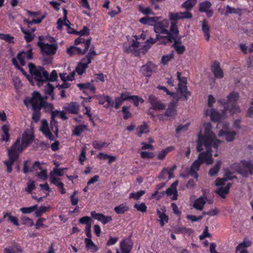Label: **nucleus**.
I'll list each match as a JSON object with an SVG mask.
<instances>
[{"instance_id":"f257e3e1","label":"nucleus","mask_w":253,"mask_h":253,"mask_svg":"<svg viewBox=\"0 0 253 253\" xmlns=\"http://www.w3.org/2000/svg\"><path fill=\"white\" fill-rule=\"evenodd\" d=\"M210 123L203 124L198 134L197 150L198 151L206 150L199 154L198 159L203 163L208 165H211L213 162L211 154V147L217 149L222 141L218 139L214 132L211 130Z\"/></svg>"},{"instance_id":"f03ea898","label":"nucleus","mask_w":253,"mask_h":253,"mask_svg":"<svg viewBox=\"0 0 253 253\" xmlns=\"http://www.w3.org/2000/svg\"><path fill=\"white\" fill-rule=\"evenodd\" d=\"M29 71L32 78L37 82L39 87L43 86L44 92L51 95L54 87L49 83L47 82V72L41 67H36L33 64H29Z\"/></svg>"},{"instance_id":"7ed1b4c3","label":"nucleus","mask_w":253,"mask_h":253,"mask_svg":"<svg viewBox=\"0 0 253 253\" xmlns=\"http://www.w3.org/2000/svg\"><path fill=\"white\" fill-rule=\"evenodd\" d=\"M177 78L179 81L178 84V90L176 93H171L167 88L161 85L158 86L157 88L159 89L164 90L167 94L170 95L177 101L182 99L184 100H187L191 93L187 89V79L184 77L181 76L180 72H177Z\"/></svg>"},{"instance_id":"20e7f679","label":"nucleus","mask_w":253,"mask_h":253,"mask_svg":"<svg viewBox=\"0 0 253 253\" xmlns=\"http://www.w3.org/2000/svg\"><path fill=\"white\" fill-rule=\"evenodd\" d=\"M59 111L56 110L51 112V121L50 122V129L48 128V123L46 120H43L41 122L40 130L50 140H53L57 137L58 133L57 122L55 120V117L59 116Z\"/></svg>"},{"instance_id":"39448f33","label":"nucleus","mask_w":253,"mask_h":253,"mask_svg":"<svg viewBox=\"0 0 253 253\" xmlns=\"http://www.w3.org/2000/svg\"><path fill=\"white\" fill-rule=\"evenodd\" d=\"M233 177L232 176H228V172H226L223 178L216 180L215 185L219 187L216 192L221 197L225 198V195L228 193L231 184L226 182Z\"/></svg>"},{"instance_id":"423d86ee","label":"nucleus","mask_w":253,"mask_h":253,"mask_svg":"<svg viewBox=\"0 0 253 253\" xmlns=\"http://www.w3.org/2000/svg\"><path fill=\"white\" fill-rule=\"evenodd\" d=\"M232 168L244 176L253 174V163L252 161H242L240 163H235Z\"/></svg>"},{"instance_id":"0eeeda50","label":"nucleus","mask_w":253,"mask_h":253,"mask_svg":"<svg viewBox=\"0 0 253 253\" xmlns=\"http://www.w3.org/2000/svg\"><path fill=\"white\" fill-rule=\"evenodd\" d=\"M215 102V99L211 95H209L208 98V105L209 108L206 111L205 114L207 116H209L211 121L214 122H221L223 116L220 115L216 110L211 108L212 105Z\"/></svg>"},{"instance_id":"6e6552de","label":"nucleus","mask_w":253,"mask_h":253,"mask_svg":"<svg viewBox=\"0 0 253 253\" xmlns=\"http://www.w3.org/2000/svg\"><path fill=\"white\" fill-rule=\"evenodd\" d=\"M24 102L28 108L32 109H41L43 105L42 99L40 94L36 91L33 92L31 98H26Z\"/></svg>"},{"instance_id":"1a4fd4ad","label":"nucleus","mask_w":253,"mask_h":253,"mask_svg":"<svg viewBox=\"0 0 253 253\" xmlns=\"http://www.w3.org/2000/svg\"><path fill=\"white\" fill-rule=\"evenodd\" d=\"M218 122V124L217 125V127H218L220 124H222V128L219 131L218 133V136L220 137L224 136L227 142H232L233 141L236 135V132L235 131H229L228 130L229 127V123L225 122Z\"/></svg>"},{"instance_id":"9d476101","label":"nucleus","mask_w":253,"mask_h":253,"mask_svg":"<svg viewBox=\"0 0 253 253\" xmlns=\"http://www.w3.org/2000/svg\"><path fill=\"white\" fill-rule=\"evenodd\" d=\"M18 142L14 146H12L8 151L9 160L4 162V164L7 166V171L10 172L12 170V166L14 162L18 158L19 155V148L17 147Z\"/></svg>"},{"instance_id":"9b49d317","label":"nucleus","mask_w":253,"mask_h":253,"mask_svg":"<svg viewBox=\"0 0 253 253\" xmlns=\"http://www.w3.org/2000/svg\"><path fill=\"white\" fill-rule=\"evenodd\" d=\"M33 135L30 131H26L22 135L21 143L20 142V138L17 139L13 146L18 142L17 147L19 148L18 154H19L25 149L28 145L32 141Z\"/></svg>"},{"instance_id":"f8f14e48","label":"nucleus","mask_w":253,"mask_h":253,"mask_svg":"<svg viewBox=\"0 0 253 253\" xmlns=\"http://www.w3.org/2000/svg\"><path fill=\"white\" fill-rule=\"evenodd\" d=\"M169 21L168 20L165 19L163 20L156 23L154 25V30L156 33L163 34L167 35L166 38L168 41H171V38L169 37V32L167 28L169 26Z\"/></svg>"},{"instance_id":"ddd939ff","label":"nucleus","mask_w":253,"mask_h":253,"mask_svg":"<svg viewBox=\"0 0 253 253\" xmlns=\"http://www.w3.org/2000/svg\"><path fill=\"white\" fill-rule=\"evenodd\" d=\"M176 102L172 101L170 102L168 106V108L164 114L158 115V118L161 121L166 120L167 117H172L176 115Z\"/></svg>"},{"instance_id":"4468645a","label":"nucleus","mask_w":253,"mask_h":253,"mask_svg":"<svg viewBox=\"0 0 253 253\" xmlns=\"http://www.w3.org/2000/svg\"><path fill=\"white\" fill-rule=\"evenodd\" d=\"M239 95L238 92H230L227 96V100L225 99H220L218 102L224 107V108L228 109L229 105L235 104L238 100Z\"/></svg>"},{"instance_id":"2eb2a0df","label":"nucleus","mask_w":253,"mask_h":253,"mask_svg":"<svg viewBox=\"0 0 253 253\" xmlns=\"http://www.w3.org/2000/svg\"><path fill=\"white\" fill-rule=\"evenodd\" d=\"M192 18V14L189 11L186 10L184 12H169V20H183L186 19H191Z\"/></svg>"},{"instance_id":"dca6fc26","label":"nucleus","mask_w":253,"mask_h":253,"mask_svg":"<svg viewBox=\"0 0 253 253\" xmlns=\"http://www.w3.org/2000/svg\"><path fill=\"white\" fill-rule=\"evenodd\" d=\"M148 100L151 105V108L154 110L161 111L166 109V105L158 100L157 97L153 95H149Z\"/></svg>"},{"instance_id":"f3484780","label":"nucleus","mask_w":253,"mask_h":253,"mask_svg":"<svg viewBox=\"0 0 253 253\" xmlns=\"http://www.w3.org/2000/svg\"><path fill=\"white\" fill-rule=\"evenodd\" d=\"M141 71L146 77H149L152 73L157 72V67L152 62H149L141 67Z\"/></svg>"},{"instance_id":"a211bd4d","label":"nucleus","mask_w":253,"mask_h":253,"mask_svg":"<svg viewBox=\"0 0 253 253\" xmlns=\"http://www.w3.org/2000/svg\"><path fill=\"white\" fill-rule=\"evenodd\" d=\"M38 44L42 51L46 54H54L56 52L57 46L54 44L44 43L39 42Z\"/></svg>"},{"instance_id":"6ab92c4d","label":"nucleus","mask_w":253,"mask_h":253,"mask_svg":"<svg viewBox=\"0 0 253 253\" xmlns=\"http://www.w3.org/2000/svg\"><path fill=\"white\" fill-rule=\"evenodd\" d=\"M90 44V40H87L84 43L85 48L83 49L75 46H71L67 49V52L69 54L72 55L75 54H83L88 49Z\"/></svg>"},{"instance_id":"aec40b11","label":"nucleus","mask_w":253,"mask_h":253,"mask_svg":"<svg viewBox=\"0 0 253 253\" xmlns=\"http://www.w3.org/2000/svg\"><path fill=\"white\" fill-rule=\"evenodd\" d=\"M17 58L21 65H25L27 60H31L33 58L32 49H29L26 52L21 51L17 55Z\"/></svg>"},{"instance_id":"412c9836","label":"nucleus","mask_w":253,"mask_h":253,"mask_svg":"<svg viewBox=\"0 0 253 253\" xmlns=\"http://www.w3.org/2000/svg\"><path fill=\"white\" fill-rule=\"evenodd\" d=\"M90 214L93 218L101 222L103 224H105L112 220V218L111 216H105L103 214L96 213L94 211H91Z\"/></svg>"},{"instance_id":"4be33fe9","label":"nucleus","mask_w":253,"mask_h":253,"mask_svg":"<svg viewBox=\"0 0 253 253\" xmlns=\"http://www.w3.org/2000/svg\"><path fill=\"white\" fill-rule=\"evenodd\" d=\"M79 105L76 103L72 102L65 105L63 109L68 113L77 114L79 111Z\"/></svg>"},{"instance_id":"5701e85b","label":"nucleus","mask_w":253,"mask_h":253,"mask_svg":"<svg viewBox=\"0 0 253 253\" xmlns=\"http://www.w3.org/2000/svg\"><path fill=\"white\" fill-rule=\"evenodd\" d=\"M227 111H229L230 114L232 115L234 114L240 113L241 112V109L240 107L237 105L236 103L229 105V108L228 109H227V108H224L222 114H220V115L223 116V118H222V121L226 117L227 115L226 114V112Z\"/></svg>"},{"instance_id":"b1692460","label":"nucleus","mask_w":253,"mask_h":253,"mask_svg":"<svg viewBox=\"0 0 253 253\" xmlns=\"http://www.w3.org/2000/svg\"><path fill=\"white\" fill-rule=\"evenodd\" d=\"M132 243L129 239L123 240L120 243L122 253H129L132 249Z\"/></svg>"},{"instance_id":"393cba45","label":"nucleus","mask_w":253,"mask_h":253,"mask_svg":"<svg viewBox=\"0 0 253 253\" xmlns=\"http://www.w3.org/2000/svg\"><path fill=\"white\" fill-rule=\"evenodd\" d=\"M207 199L204 194L202 196H201L197 199H196L193 204V207L199 211H202L206 203Z\"/></svg>"},{"instance_id":"a878e982","label":"nucleus","mask_w":253,"mask_h":253,"mask_svg":"<svg viewBox=\"0 0 253 253\" xmlns=\"http://www.w3.org/2000/svg\"><path fill=\"white\" fill-rule=\"evenodd\" d=\"M211 70L215 78L221 79L223 77V72L220 67L219 63L214 62L211 66Z\"/></svg>"},{"instance_id":"bb28decb","label":"nucleus","mask_w":253,"mask_h":253,"mask_svg":"<svg viewBox=\"0 0 253 253\" xmlns=\"http://www.w3.org/2000/svg\"><path fill=\"white\" fill-rule=\"evenodd\" d=\"M211 4L209 1H204L200 4L199 10L201 12H206L208 17H210L213 14V12L210 9Z\"/></svg>"},{"instance_id":"cd10ccee","label":"nucleus","mask_w":253,"mask_h":253,"mask_svg":"<svg viewBox=\"0 0 253 253\" xmlns=\"http://www.w3.org/2000/svg\"><path fill=\"white\" fill-rule=\"evenodd\" d=\"M178 181H175L171 185L170 187L166 191V193L168 196H171V198L173 200H176L177 197V192L176 187L178 184Z\"/></svg>"},{"instance_id":"c85d7f7f","label":"nucleus","mask_w":253,"mask_h":253,"mask_svg":"<svg viewBox=\"0 0 253 253\" xmlns=\"http://www.w3.org/2000/svg\"><path fill=\"white\" fill-rule=\"evenodd\" d=\"M202 163L198 159L194 162L192 165L191 167L189 174L193 177L197 178L198 175L197 171L199 169L200 166Z\"/></svg>"},{"instance_id":"c756f323","label":"nucleus","mask_w":253,"mask_h":253,"mask_svg":"<svg viewBox=\"0 0 253 253\" xmlns=\"http://www.w3.org/2000/svg\"><path fill=\"white\" fill-rule=\"evenodd\" d=\"M149 132V129L148 126L145 123L138 126L136 128V134L140 137L143 134L148 133Z\"/></svg>"},{"instance_id":"7c9ffc66","label":"nucleus","mask_w":253,"mask_h":253,"mask_svg":"<svg viewBox=\"0 0 253 253\" xmlns=\"http://www.w3.org/2000/svg\"><path fill=\"white\" fill-rule=\"evenodd\" d=\"M89 64V63H88V62L85 61V59H83L82 61L78 64L76 67V71L79 75H82L84 72Z\"/></svg>"},{"instance_id":"2f4dec72","label":"nucleus","mask_w":253,"mask_h":253,"mask_svg":"<svg viewBox=\"0 0 253 253\" xmlns=\"http://www.w3.org/2000/svg\"><path fill=\"white\" fill-rule=\"evenodd\" d=\"M159 19H160V17H146L144 18H142L140 19L139 21L141 23L143 24H148L150 25H154Z\"/></svg>"},{"instance_id":"473e14b6","label":"nucleus","mask_w":253,"mask_h":253,"mask_svg":"<svg viewBox=\"0 0 253 253\" xmlns=\"http://www.w3.org/2000/svg\"><path fill=\"white\" fill-rule=\"evenodd\" d=\"M157 214L160 218V222L161 226H164L166 223L168 222V216L166 214L164 211H161L159 209L157 210Z\"/></svg>"},{"instance_id":"72a5a7b5","label":"nucleus","mask_w":253,"mask_h":253,"mask_svg":"<svg viewBox=\"0 0 253 253\" xmlns=\"http://www.w3.org/2000/svg\"><path fill=\"white\" fill-rule=\"evenodd\" d=\"M221 164L222 162L220 160L216 161L215 165L210 169L209 175L211 176L216 175L220 169Z\"/></svg>"},{"instance_id":"f704fd0d","label":"nucleus","mask_w":253,"mask_h":253,"mask_svg":"<svg viewBox=\"0 0 253 253\" xmlns=\"http://www.w3.org/2000/svg\"><path fill=\"white\" fill-rule=\"evenodd\" d=\"M86 247L91 252H96L98 250L97 246L92 242L91 238H85L84 239Z\"/></svg>"},{"instance_id":"c9c22d12","label":"nucleus","mask_w":253,"mask_h":253,"mask_svg":"<svg viewBox=\"0 0 253 253\" xmlns=\"http://www.w3.org/2000/svg\"><path fill=\"white\" fill-rule=\"evenodd\" d=\"M202 29L206 40L209 41L210 38V26L205 20L202 22Z\"/></svg>"},{"instance_id":"e433bc0d","label":"nucleus","mask_w":253,"mask_h":253,"mask_svg":"<svg viewBox=\"0 0 253 253\" xmlns=\"http://www.w3.org/2000/svg\"><path fill=\"white\" fill-rule=\"evenodd\" d=\"M64 12V19L65 20L64 26L66 27V30L69 34L77 33V32L75 31L73 29L70 27V23L67 18V11L65 9H63Z\"/></svg>"},{"instance_id":"4c0bfd02","label":"nucleus","mask_w":253,"mask_h":253,"mask_svg":"<svg viewBox=\"0 0 253 253\" xmlns=\"http://www.w3.org/2000/svg\"><path fill=\"white\" fill-rule=\"evenodd\" d=\"M176 167L173 166L171 168L169 169H164L161 174L160 175V177L161 178H164L167 175H169V178L170 179L173 177V171L175 169Z\"/></svg>"},{"instance_id":"58836bf2","label":"nucleus","mask_w":253,"mask_h":253,"mask_svg":"<svg viewBox=\"0 0 253 253\" xmlns=\"http://www.w3.org/2000/svg\"><path fill=\"white\" fill-rule=\"evenodd\" d=\"M197 3V0H187L181 5L182 8L190 11Z\"/></svg>"},{"instance_id":"ea45409f","label":"nucleus","mask_w":253,"mask_h":253,"mask_svg":"<svg viewBox=\"0 0 253 253\" xmlns=\"http://www.w3.org/2000/svg\"><path fill=\"white\" fill-rule=\"evenodd\" d=\"M128 207L126 204H122L114 208L115 211L118 214H123L128 211Z\"/></svg>"},{"instance_id":"a19ab883","label":"nucleus","mask_w":253,"mask_h":253,"mask_svg":"<svg viewBox=\"0 0 253 253\" xmlns=\"http://www.w3.org/2000/svg\"><path fill=\"white\" fill-rule=\"evenodd\" d=\"M170 31L169 33H171V34L176 36L178 33L179 31L178 30L177 27V21L176 20H170Z\"/></svg>"},{"instance_id":"79ce46f5","label":"nucleus","mask_w":253,"mask_h":253,"mask_svg":"<svg viewBox=\"0 0 253 253\" xmlns=\"http://www.w3.org/2000/svg\"><path fill=\"white\" fill-rule=\"evenodd\" d=\"M50 209V207L49 206H41L39 208H37L35 212L36 216H41L42 214L49 211Z\"/></svg>"},{"instance_id":"37998d69","label":"nucleus","mask_w":253,"mask_h":253,"mask_svg":"<svg viewBox=\"0 0 253 253\" xmlns=\"http://www.w3.org/2000/svg\"><path fill=\"white\" fill-rule=\"evenodd\" d=\"M251 245L252 242L245 238L243 241L240 243L236 247V252H238V251H240V250L245 249V248L250 247Z\"/></svg>"},{"instance_id":"c03bdc74","label":"nucleus","mask_w":253,"mask_h":253,"mask_svg":"<svg viewBox=\"0 0 253 253\" xmlns=\"http://www.w3.org/2000/svg\"><path fill=\"white\" fill-rule=\"evenodd\" d=\"M75 71H73L70 75H67L66 73L60 74V77L63 82L72 81L74 79Z\"/></svg>"},{"instance_id":"a18cd8bd","label":"nucleus","mask_w":253,"mask_h":253,"mask_svg":"<svg viewBox=\"0 0 253 253\" xmlns=\"http://www.w3.org/2000/svg\"><path fill=\"white\" fill-rule=\"evenodd\" d=\"M226 10L224 13L225 15L229 14H239L241 12V9L240 8H233L228 5L226 6ZM221 13L223 14L222 12H221Z\"/></svg>"},{"instance_id":"49530a36","label":"nucleus","mask_w":253,"mask_h":253,"mask_svg":"<svg viewBox=\"0 0 253 253\" xmlns=\"http://www.w3.org/2000/svg\"><path fill=\"white\" fill-rule=\"evenodd\" d=\"M173 57L174 55L173 52L163 56L161 59V63L164 65H167L169 62L173 58Z\"/></svg>"},{"instance_id":"de8ad7c7","label":"nucleus","mask_w":253,"mask_h":253,"mask_svg":"<svg viewBox=\"0 0 253 253\" xmlns=\"http://www.w3.org/2000/svg\"><path fill=\"white\" fill-rule=\"evenodd\" d=\"M49 179L51 183L55 184L57 186L64 185L63 183L59 181V178L55 175L53 173H50Z\"/></svg>"},{"instance_id":"09e8293b","label":"nucleus","mask_w":253,"mask_h":253,"mask_svg":"<svg viewBox=\"0 0 253 253\" xmlns=\"http://www.w3.org/2000/svg\"><path fill=\"white\" fill-rule=\"evenodd\" d=\"M87 128L85 125H80L77 126L73 131V134L76 136H79Z\"/></svg>"},{"instance_id":"8fccbe9b","label":"nucleus","mask_w":253,"mask_h":253,"mask_svg":"<svg viewBox=\"0 0 253 253\" xmlns=\"http://www.w3.org/2000/svg\"><path fill=\"white\" fill-rule=\"evenodd\" d=\"M4 218H7V220L8 221H10L13 224H14L16 226H19V223L18 222L17 218L16 217L12 216L11 214V213H4Z\"/></svg>"},{"instance_id":"3c124183","label":"nucleus","mask_w":253,"mask_h":253,"mask_svg":"<svg viewBox=\"0 0 253 253\" xmlns=\"http://www.w3.org/2000/svg\"><path fill=\"white\" fill-rule=\"evenodd\" d=\"M37 209V205H35L30 207L21 208L20 211L24 214L31 213Z\"/></svg>"},{"instance_id":"603ef678","label":"nucleus","mask_w":253,"mask_h":253,"mask_svg":"<svg viewBox=\"0 0 253 253\" xmlns=\"http://www.w3.org/2000/svg\"><path fill=\"white\" fill-rule=\"evenodd\" d=\"M108 144L105 142H101L98 141H94L92 142V146L95 149H101L103 147H107Z\"/></svg>"},{"instance_id":"864d4df0","label":"nucleus","mask_w":253,"mask_h":253,"mask_svg":"<svg viewBox=\"0 0 253 253\" xmlns=\"http://www.w3.org/2000/svg\"><path fill=\"white\" fill-rule=\"evenodd\" d=\"M145 193V191L144 190H140L135 193L132 192L129 194V198L134 200H138Z\"/></svg>"},{"instance_id":"5fc2aeb1","label":"nucleus","mask_w":253,"mask_h":253,"mask_svg":"<svg viewBox=\"0 0 253 253\" xmlns=\"http://www.w3.org/2000/svg\"><path fill=\"white\" fill-rule=\"evenodd\" d=\"M172 150V148L169 147L164 150H162L157 156L158 159L159 160H163L165 158L166 155Z\"/></svg>"},{"instance_id":"6e6d98bb","label":"nucleus","mask_w":253,"mask_h":253,"mask_svg":"<svg viewBox=\"0 0 253 253\" xmlns=\"http://www.w3.org/2000/svg\"><path fill=\"white\" fill-rule=\"evenodd\" d=\"M22 223L24 225H26L29 227H31L34 225V222L32 219L26 216L21 217Z\"/></svg>"},{"instance_id":"4d7b16f0","label":"nucleus","mask_w":253,"mask_h":253,"mask_svg":"<svg viewBox=\"0 0 253 253\" xmlns=\"http://www.w3.org/2000/svg\"><path fill=\"white\" fill-rule=\"evenodd\" d=\"M138 8L139 11L145 15L153 14L151 9L149 7H144L142 5H139Z\"/></svg>"},{"instance_id":"13d9d810","label":"nucleus","mask_w":253,"mask_h":253,"mask_svg":"<svg viewBox=\"0 0 253 253\" xmlns=\"http://www.w3.org/2000/svg\"><path fill=\"white\" fill-rule=\"evenodd\" d=\"M79 223L82 224H85L86 226L91 225L92 219L91 218L87 216H84L79 220Z\"/></svg>"},{"instance_id":"bf43d9fd","label":"nucleus","mask_w":253,"mask_h":253,"mask_svg":"<svg viewBox=\"0 0 253 253\" xmlns=\"http://www.w3.org/2000/svg\"><path fill=\"white\" fill-rule=\"evenodd\" d=\"M134 208H135L138 211L142 212H145L147 210V206L144 203L135 204L134 205Z\"/></svg>"},{"instance_id":"052dcab7","label":"nucleus","mask_w":253,"mask_h":253,"mask_svg":"<svg viewBox=\"0 0 253 253\" xmlns=\"http://www.w3.org/2000/svg\"><path fill=\"white\" fill-rule=\"evenodd\" d=\"M35 188V181L32 180H29L27 184V187L25 188V191L30 193Z\"/></svg>"},{"instance_id":"680f3d73","label":"nucleus","mask_w":253,"mask_h":253,"mask_svg":"<svg viewBox=\"0 0 253 253\" xmlns=\"http://www.w3.org/2000/svg\"><path fill=\"white\" fill-rule=\"evenodd\" d=\"M0 39L9 42H13L14 37L9 34H0Z\"/></svg>"},{"instance_id":"e2e57ef3","label":"nucleus","mask_w":253,"mask_h":253,"mask_svg":"<svg viewBox=\"0 0 253 253\" xmlns=\"http://www.w3.org/2000/svg\"><path fill=\"white\" fill-rule=\"evenodd\" d=\"M22 32L25 34V39L27 42H30L32 41L34 38V36L29 32L26 31L23 28H21Z\"/></svg>"},{"instance_id":"0e129e2a","label":"nucleus","mask_w":253,"mask_h":253,"mask_svg":"<svg viewBox=\"0 0 253 253\" xmlns=\"http://www.w3.org/2000/svg\"><path fill=\"white\" fill-rule=\"evenodd\" d=\"M34 111L32 116V120L35 123L38 122L41 117L40 109H33Z\"/></svg>"},{"instance_id":"69168bd1","label":"nucleus","mask_w":253,"mask_h":253,"mask_svg":"<svg viewBox=\"0 0 253 253\" xmlns=\"http://www.w3.org/2000/svg\"><path fill=\"white\" fill-rule=\"evenodd\" d=\"M86 148L84 147L82 148L81 152L79 156V161L82 165L84 164V162L86 160Z\"/></svg>"},{"instance_id":"338daca9","label":"nucleus","mask_w":253,"mask_h":253,"mask_svg":"<svg viewBox=\"0 0 253 253\" xmlns=\"http://www.w3.org/2000/svg\"><path fill=\"white\" fill-rule=\"evenodd\" d=\"M130 100H131L135 106H137L139 103H142L144 102V100L142 98H139L138 96L136 95H131L130 97Z\"/></svg>"},{"instance_id":"774afa93","label":"nucleus","mask_w":253,"mask_h":253,"mask_svg":"<svg viewBox=\"0 0 253 253\" xmlns=\"http://www.w3.org/2000/svg\"><path fill=\"white\" fill-rule=\"evenodd\" d=\"M174 48L178 54H182L185 50V46L181 43H176Z\"/></svg>"}]
</instances>
